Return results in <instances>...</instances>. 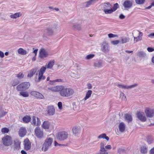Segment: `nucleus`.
I'll return each mask as SVG.
<instances>
[{
    "label": "nucleus",
    "mask_w": 154,
    "mask_h": 154,
    "mask_svg": "<svg viewBox=\"0 0 154 154\" xmlns=\"http://www.w3.org/2000/svg\"><path fill=\"white\" fill-rule=\"evenodd\" d=\"M74 93V91L72 88H65L64 86H62L60 94L63 97H68L72 95Z\"/></svg>",
    "instance_id": "1"
},
{
    "label": "nucleus",
    "mask_w": 154,
    "mask_h": 154,
    "mask_svg": "<svg viewBox=\"0 0 154 154\" xmlns=\"http://www.w3.org/2000/svg\"><path fill=\"white\" fill-rule=\"evenodd\" d=\"M53 141V140L52 138H47L42 145V150L44 152L48 151L51 147Z\"/></svg>",
    "instance_id": "2"
},
{
    "label": "nucleus",
    "mask_w": 154,
    "mask_h": 154,
    "mask_svg": "<svg viewBox=\"0 0 154 154\" xmlns=\"http://www.w3.org/2000/svg\"><path fill=\"white\" fill-rule=\"evenodd\" d=\"M105 145V144L103 142H101L100 143L99 151L96 154H108L107 151L111 149V146L109 145L106 146Z\"/></svg>",
    "instance_id": "3"
},
{
    "label": "nucleus",
    "mask_w": 154,
    "mask_h": 154,
    "mask_svg": "<svg viewBox=\"0 0 154 154\" xmlns=\"http://www.w3.org/2000/svg\"><path fill=\"white\" fill-rule=\"evenodd\" d=\"M30 86L29 82H25L21 83L17 87V90L18 91H24L27 89Z\"/></svg>",
    "instance_id": "4"
},
{
    "label": "nucleus",
    "mask_w": 154,
    "mask_h": 154,
    "mask_svg": "<svg viewBox=\"0 0 154 154\" xmlns=\"http://www.w3.org/2000/svg\"><path fill=\"white\" fill-rule=\"evenodd\" d=\"M134 41L137 42L141 41L143 35L142 32L137 30H134L132 33Z\"/></svg>",
    "instance_id": "5"
},
{
    "label": "nucleus",
    "mask_w": 154,
    "mask_h": 154,
    "mask_svg": "<svg viewBox=\"0 0 154 154\" xmlns=\"http://www.w3.org/2000/svg\"><path fill=\"white\" fill-rule=\"evenodd\" d=\"M2 141L3 144L6 146H10L12 144V138L8 135L3 137L2 139Z\"/></svg>",
    "instance_id": "6"
},
{
    "label": "nucleus",
    "mask_w": 154,
    "mask_h": 154,
    "mask_svg": "<svg viewBox=\"0 0 154 154\" xmlns=\"http://www.w3.org/2000/svg\"><path fill=\"white\" fill-rule=\"evenodd\" d=\"M35 135L38 138L41 139L44 137L43 130L40 128L36 127L34 130Z\"/></svg>",
    "instance_id": "7"
},
{
    "label": "nucleus",
    "mask_w": 154,
    "mask_h": 154,
    "mask_svg": "<svg viewBox=\"0 0 154 154\" xmlns=\"http://www.w3.org/2000/svg\"><path fill=\"white\" fill-rule=\"evenodd\" d=\"M69 135L67 132H60L58 133L57 137L59 140L63 141L66 139L68 137Z\"/></svg>",
    "instance_id": "8"
},
{
    "label": "nucleus",
    "mask_w": 154,
    "mask_h": 154,
    "mask_svg": "<svg viewBox=\"0 0 154 154\" xmlns=\"http://www.w3.org/2000/svg\"><path fill=\"white\" fill-rule=\"evenodd\" d=\"M46 69V67L42 66L40 69L38 75V79L37 82H39L42 80H44L45 79V77L43 75V74L45 72Z\"/></svg>",
    "instance_id": "9"
},
{
    "label": "nucleus",
    "mask_w": 154,
    "mask_h": 154,
    "mask_svg": "<svg viewBox=\"0 0 154 154\" xmlns=\"http://www.w3.org/2000/svg\"><path fill=\"white\" fill-rule=\"evenodd\" d=\"M46 69V67L42 66L40 69L38 75V79L37 82H39L42 80H44L45 79V77L43 75V74L45 72Z\"/></svg>",
    "instance_id": "10"
},
{
    "label": "nucleus",
    "mask_w": 154,
    "mask_h": 154,
    "mask_svg": "<svg viewBox=\"0 0 154 154\" xmlns=\"http://www.w3.org/2000/svg\"><path fill=\"white\" fill-rule=\"evenodd\" d=\"M146 116L147 117L152 118L154 116V109L149 108H146L145 110Z\"/></svg>",
    "instance_id": "11"
},
{
    "label": "nucleus",
    "mask_w": 154,
    "mask_h": 154,
    "mask_svg": "<svg viewBox=\"0 0 154 154\" xmlns=\"http://www.w3.org/2000/svg\"><path fill=\"white\" fill-rule=\"evenodd\" d=\"M31 95L38 99H44V96L39 92L36 91H31L30 92Z\"/></svg>",
    "instance_id": "12"
},
{
    "label": "nucleus",
    "mask_w": 154,
    "mask_h": 154,
    "mask_svg": "<svg viewBox=\"0 0 154 154\" xmlns=\"http://www.w3.org/2000/svg\"><path fill=\"white\" fill-rule=\"evenodd\" d=\"M32 124L35 126H40L41 124V121L39 119L35 116L32 117Z\"/></svg>",
    "instance_id": "13"
},
{
    "label": "nucleus",
    "mask_w": 154,
    "mask_h": 154,
    "mask_svg": "<svg viewBox=\"0 0 154 154\" xmlns=\"http://www.w3.org/2000/svg\"><path fill=\"white\" fill-rule=\"evenodd\" d=\"M137 118L141 121L144 122L146 120L144 113L143 112H139L137 113Z\"/></svg>",
    "instance_id": "14"
},
{
    "label": "nucleus",
    "mask_w": 154,
    "mask_h": 154,
    "mask_svg": "<svg viewBox=\"0 0 154 154\" xmlns=\"http://www.w3.org/2000/svg\"><path fill=\"white\" fill-rule=\"evenodd\" d=\"M48 55V51L44 48L41 49L39 51V57L41 58L47 57Z\"/></svg>",
    "instance_id": "15"
},
{
    "label": "nucleus",
    "mask_w": 154,
    "mask_h": 154,
    "mask_svg": "<svg viewBox=\"0 0 154 154\" xmlns=\"http://www.w3.org/2000/svg\"><path fill=\"white\" fill-rule=\"evenodd\" d=\"M133 2L132 0H126L124 2L123 6L125 8L129 9L132 7Z\"/></svg>",
    "instance_id": "16"
},
{
    "label": "nucleus",
    "mask_w": 154,
    "mask_h": 154,
    "mask_svg": "<svg viewBox=\"0 0 154 154\" xmlns=\"http://www.w3.org/2000/svg\"><path fill=\"white\" fill-rule=\"evenodd\" d=\"M137 85L136 84L130 85L127 86L126 85H124L121 84H118L117 86L119 88H121L122 89H129L132 88H133L137 86Z\"/></svg>",
    "instance_id": "17"
},
{
    "label": "nucleus",
    "mask_w": 154,
    "mask_h": 154,
    "mask_svg": "<svg viewBox=\"0 0 154 154\" xmlns=\"http://www.w3.org/2000/svg\"><path fill=\"white\" fill-rule=\"evenodd\" d=\"M72 132L73 134L75 136H78L81 132V128L80 127L75 126L73 127L72 128Z\"/></svg>",
    "instance_id": "18"
},
{
    "label": "nucleus",
    "mask_w": 154,
    "mask_h": 154,
    "mask_svg": "<svg viewBox=\"0 0 154 154\" xmlns=\"http://www.w3.org/2000/svg\"><path fill=\"white\" fill-rule=\"evenodd\" d=\"M14 144L13 148L15 151L19 150L20 148V142L17 139L15 140L14 141Z\"/></svg>",
    "instance_id": "19"
},
{
    "label": "nucleus",
    "mask_w": 154,
    "mask_h": 154,
    "mask_svg": "<svg viewBox=\"0 0 154 154\" xmlns=\"http://www.w3.org/2000/svg\"><path fill=\"white\" fill-rule=\"evenodd\" d=\"M101 49L104 52H108L109 50L108 44L106 42H103L102 45Z\"/></svg>",
    "instance_id": "20"
},
{
    "label": "nucleus",
    "mask_w": 154,
    "mask_h": 154,
    "mask_svg": "<svg viewBox=\"0 0 154 154\" xmlns=\"http://www.w3.org/2000/svg\"><path fill=\"white\" fill-rule=\"evenodd\" d=\"M48 113L50 115H53L55 113V109L53 106H48Z\"/></svg>",
    "instance_id": "21"
},
{
    "label": "nucleus",
    "mask_w": 154,
    "mask_h": 154,
    "mask_svg": "<svg viewBox=\"0 0 154 154\" xmlns=\"http://www.w3.org/2000/svg\"><path fill=\"white\" fill-rule=\"evenodd\" d=\"M38 69V68L37 67H35L32 69L30 70L29 72L27 77H28L31 78L32 76L36 72Z\"/></svg>",
    "instance_id": "22"
},
{
    "label": "nucleus",
    "mask_w": 154,
    "mask_h": 154,
    "mask_svg": "<svg viewBox=\"0 0 154 154\" xmlns=\"http://www.w3.org/2000/svg\"><path fill=\"white\" fill-rule=\"evenodd\" d=\"M62 86H57L55 87L49 88L48 89L53 92L60 91Z\"/></svg>",
    "instance_id": "23"
},
{
    "label": "nucleus",
    "mask_w": 154,
    "mask_h": 154,
    "mask_svg": "<svg viewBox=\"0 0 154 154\" xmlns=\"http://www.w3.org/2000/svg\"><path fill=\"white\" fill-rule=\"evenodd\" d=\"M103 61L100 60L94 63V66L98 68H101L103 66Z\"/></svg>",
    "instance_id": "24"
},
{
    "label": "nucleus",
    "mask_w": 154,
    "mask_h": 154,
    "mask_svg": "<svg viewBox=\"0 0 154 154\" xmlns=\"http://www.w3.org/2000/svg\"><path fill=\"white\" fill-rule=\"evenodd\" d=\"M101 6L103 8V10H105L109 8H111V6L109 2L104 3L101 4Z\"/></svg>",
    "instance_id": "25"
},
{
    "label": "nucleus",
    "mask_w": 154,
    "mask_h": 154,
    "mask_svg": "<svg viewBox=\"0 0 154 154\" xmlns=\"http://www.w3.org/2000/svg\"><path fill=\"white\" fill-rule=\"evenodd\" d=\"M26 134V130L25 128H21L19 131V134L21 137H24Z\"/></svg>",
    "instance_id": "26"
},
{
    "label": "nucleus",
    "mask_w": 154,
    "mask_h": 154,
    "mask_svg": "<svg viewBox=\"0 0 154 154\" xmlns=\"http://www.w3.org/2000/svg\"><path fill=\"white\" fill-rule=\"evenodd\" d=\"M50 125V123L47 121L44 122L42 125V127L45 129H48Z\"/></svg>",
    "instance_id": "27"
},
{
    "label": "nucleus",
    "mask_w": 154,
    "mask_h": 154,
    "mask_svg": "<svg viewBox=\"0 0 154 154\" xmlns=\"http://www.w3.org/2000/svg\"><path fill=\"white\" fill-rule=\"evenodd\" d=\"M119 131L121 132H123L125 129V125L124 123L121 122L119 125Z\"/></svg>",
    "instance_id": "28"
},
{
    "label": "nucleus",
    "mask_w": 154,
    "mask_h": 154,
    "mask_svg": "<svg viewBox=\"0 0 154 154\" xmlns=\"http://www.w3.org/2000/svg\"><path fill=\"white\" fill-rule=\"evenodd\" d=\"M129 41V38L126 37H121L120 41V43L124 44L128 42Z\"/></svg>",
    "instance_id": "29"
},
{
    "label": "nucleus",
    "mask_w": 154,
    "mask_h": 154,
    "mask_svg": "<svg viewBox=\"0 0 154 154\" xmlns=\"http://www.w3.org/2000/svg\"><path fill=\"white\" fill-rule=\"evenodd\" d=\"M24 149L26 150H29L31 146V143L29 141H25Z\"/></svg>",
    "instance_id": "30"
},
{
    "label": "nucleus",
    "mask_w": 154,
    "mask_h": 154,
    "mask_svg": "<svg viewBox=\"0 0 154 154\" xmlns=\"http://www.w3.org/2000/svg\"><path fill=\"white\" fill-rule=\"evenodd\" d=\"M54 63V60L50 61L48 64L45 65V67L48 69H51L53 66Z\"/></svg>",
    "instance_id": "31"
},
{
    "label": "nucleus",
    "mask_w": 154,
    "mask_h": 154,
    "mask_svg": "<svg viewBox=\"0 0 154 154\" xmlns=\"http://www.w3.org/2000/svg\"><path fill=\"white\" fill-rule=\"evenodd\" d=\"M125 119L126 121L128 122L132 121V119L131 115L126 114L125 115Z\"/></svg>",
    "instance_id": "32"
},
{
    "label": "nucleus",
    "mask_w": 154,
    "mask_h": 154,
    "mask_svg": "<svg viewBox=\"0 0 154 154\" xmlns=\"http://www.w3.org/2000/svg\"><path fill=\"white\" fill-rule=\"evenodd\" d=\"M97 138L98 139H105L107 141H108L109 140V137L106 136V134H102L100 135H99Z\"/></svg>",
    "instance_id": "33"
},
{
    "label": "nucleus",
    "mask_w": 154,
    "mask_h": 154,
    "mask_svg": "<svg viewBox=\"0 0 154 154\" xmlns=\"http://www.w3.org/2000/svg\"><path fill=\"white\" fill-rule=\"evenodd\" d=\"M21 15L20 12H18L15 13L14 14L11 15L10 17L11 18L13 19H16L20 17Z\"/></svg>",
    "instance_id": "34"
},
{
    "label": "nucleus",
    "mask_w": 154,
    "mask_h": 154,
    "mask_svg": "<svg viewBox=\"0 0 154 154\" xmlns=\"http://www.w3.org/2000/svg\"><path fill=\"white\" fill-rule=\"evenodd\" d=\"M19 95L24 97H27L29 96L28 93L27 91H22L20 92Z\"/></svg>",
    "instance_id": "35"
},
{
    "label": "nucleus",
    "mask_w": 154,
    "mask_h": 154,
    "mask_svg": "<svg viewBox=\"0 0 154 154\" xmlns=\"http://www.w3.org/2000/svg\"><path fill=\"white\" fill-rule=\"evenodd\" d=\"M73 28L77 30H80L81 29L80 24L75 23H74L73 26Z\"/></svg>",
    "instance_id": "36"
},
{
    "label": "nucleus",
    "mask_w": 154,
    "mask_h": 154,
    "mask_svg": "<svg viewBox=\"0 0 154 154\" xmlns=\"http://www.w3.org/2000/svg\"><path fill=\"white\" fill-rule=\"evenodd\" d=\"M46 30L47 34L49 35H52L53 33V30L51 27L47 28Z\"/></svg>",
    "instance_id": "37"
},
{
    "label": "nucleus",
    "mask_w": 154,
    "mask_h": 154,
    "mask_svg": "<svg viewBox=\"0 0 154 154\" xmlns=\"http://www.w3.org/2000/svg\"><path fill=\"white\" fill-rule=\"evenodd\" d=\"M31 118L28 116H26L23 118V121L24 122L27 123L30 122Z\"/></svg>",
    "instance_id": "38"
},
{
    "label": "nucleus",
    "mask_w": 154,
    "mask_h": 154,
    "mask_svg": "<svg viewBox=\"0 0 154 154\" xmlns=\"http://www.w3.org/2000/svg\"><path fill=\"white\" fill-rule=\"evenodd\" d=\"M18 52L19 54L25 55L26 54V51L22 48H20L18 50Z\"/></svg>",
    "instance_id": "39"
},
{
    "label": "nucleus",
    "mask_w": 154,
    "mask_h": 154,
    "mask_svg": "<svg viewBox=\"0 0 154 154\" xmlns=\"http://www.w3.org/2000/svg\"><path fill=\"white\" fill-rule=\"evenodd\" d=\"M92 93V91L91 90H88L87 92L85 97L84 98V99L85 100H86L89 97H90Z\"/></svg>",
    "instance_id": "40"
},
{
    "label": "nucleus",
    "mask_w": 154,
    "mask_h": 154,
    "mask_svg": "<svg viewBox=\"0 0 154 154\" xmlns=\"http://www.w3.org/2000/svg\"><path fill=\"white\" fill-rule=\"evenodd\" d=\"M137 56L140 57H145L146 56V54L143 51H140L137 53Z\"/></svg>",
    "instance_id": "41"
},
{
    "label": "nucleus",
    "mask_w": 154,
    "mask_h": 154,
    "mask_svg": "<svg viewBox=\"0 0 154 154\" xmlns=\"http://www.w3.org/2000/svg\"><path fill=\"white\" fill-rule=\"evenodd\" d=\"M19 83V81L17 79H14L11 82V84L13 86H16Z\"/></svg>",
    "instance_id": "42"
},
{
    "label": "nucleus",
    "mask_w": 154,
    "mask_h": 154,
    "mask_svg": "<svg viewBox=\"0 0 154 154\" xmlns=\"http://www.w3.org/2000/svg\"><path fill=\"white\" fill-rule=\"evenodd\" d=\"M147 147L144 146H143L141 147V152L142 153H146L147 152Z\"/></svg>",
    "instance_id": "43"
},
{
    "label": "nucleus",
    "mask_w": 154,
    "mask_h": 154,
    "mask_svg": "<svg viewBox=\"0 0 154 154\" xmlns=\"http://www.w3.org/2000/svg\"><path fill=\"white\" fill-rule=\"evenodd\" d=\"M85 7H88L90 5L94 4V3L92 0H90L85 2Z\"/></svg>",
    "instance_id": "44"
},
{
    "label": "nucleus",
    "mask_w": 154,
    "mask_h": 154,
    "mask_svg": "<svg viewBox=\"0 0 154 154\" xmlns=\"http://www.w3.org/2000/svg\"><path fill=\"white\" fill-rule=\"evenodd\" d=\"M103 11L105 14H110L113 12V11H112V9H106L105 10H103Z\"/></svg>",
    "instance_id": "45"
},
{
    "label": "nucleus",
    "mask_w": 154,
    "mask_h": 154,
    "mask_svg": "<svg viewBox=\"0 0 154 154\" xmlns=\"http://www.w3.org/2000/svg\"><path fill=\"white\" fill-rule=\"evenodd\" d=\"M58 24L56 23H52L51 24L50 26L52 28L57 29L58 27Z\"/></svg>",
    "instance_id": "46"
},
{
    "label": "nucleus",
    "mask_w": 154,
    "mask_h": 154,
    "mask_svg": "<svg viewBox=\"0 0 154 154\" xmlns=\"http://www.w3.org/2000/svg\"><path fill=\"white\" fill-rule=\"evenodd\" d=\"M154 140V139L150 137H148L147 139V142L149 144H150L152 143L153 142Z\"/></svg>",
    "instance_id": "47"
},
{
    "label": "nucleus",
    "mask_w": 154,
    "mask_h": 154,
    "mask_svg": "<svg viewBox=\"0 0 154 154\" xmlns=\"http://www.w3.org/2000/svg\"><path fill=\"white\" fill-rule=\"evenodd\" d=\"M9 131V129L7 128H2L1 130L3 134L8 133Z\"/></svg>",
    "instance_id": "48"
},
{
    "label": "nucleus",
    "mask_w": 154,
    "mask_h": 154,
    "mask_svg": "<svg viewBox=\"0 0 154 154\" xmlns=\"http://www.w3.org/2000/svg\"><path fill=\"white\" fill-rule=\"evenodd\" d=\"M94 56V54H92L88 55L86 57L85 59L86 60H90L93 58Z\"/></svg>",
    "instance_id": "49"
},
{
    "label": "nucleus",
    "mask_w": 154,
    "mask_h": 154,
    "mask_svg": "<svg viewBox=\"0 0 154 154\" xmlns=\"http://www.w3.org/2000/svg\"><path fill=\"white\" fill-rule=\"evenodd\" d=\"M120 98L122 100H125L126 97L124 93L121 92L120 93Z\"/></svg>",
    "instance_id": "50"
},
{
    "label": "nucleus",
    "mask_w": 154,
    "mask_h": 154,
    "mask_svg": "<svg viewBox=\"0 0 154 154\" xmlns=\"http://www.w3.org/2000/svg\"><path fill=\"white\" fill-rule=\"evenodd\" d=\"M119 7V5L117 3L114 4L113 6V7L112 10L113 11V12L115 11Z\"/></svg>",
    "instance_id": "51"
},
{
    "label": "nucleus",
    "mask_w": 154,
    "mask_h": 154,
    "mask_svg": "<svg viewBox=\"0 0 154 154\" xmlns=\"http://www.w3.org/2000/svg\"><path fill=\"white\" fill-rule=\"evenodd\" d=\"M38 51V49H35L34 50L33 52V53L35 54L34 56L32 58V60L33 61H35L36 60V56L37 55Z\"/></svg>",
    "instance_id": "52"
},
{
    "label": "nucleus",
    "mask_w": 154,
    "mask_h": 154,
    "mask_svg": "<svg viewBox=\"0 0 154 154\" xmlns=\"http://www.w3.org/2000/svg\"><path fill=\"white\" fill-rule=\"evenodd\" d=\"M145 0H135L136 3L138 4H143L145 2Z\"/></svg>",
    "instance_id": "53"
},
{
    "label": "nucleus",
    "mask_w": 154,
    "mask_h": 154,
    "mask_svg": "<svg viewBox=\"0 0 154 154\" xmlns=\"http://www.w3.org/2000/svg\"><path fill=\"white\" fill-rule=\"evenodd\" d=\"M124 149L122 148H119L118 149V151L120 154L123 153L125 152Z\"/></svg>",
    "instance_id": "54"
},
{
    "label": "nucleus",
    "mask_w": 154,
    "mask_h": 154,
    "mask_svg": "<svg viewBox=\"0 0 154 154\" xmlns=\"http://www.w3.org/2000/svg\"><path fill=\"white\" fill-rule=\"evenodd\" d=\"M17 77L20 79H21L23 77L24 75L22 73L20 72L17 75Z\"/></svg>",
    "instance_id": "55"
},
{
    "label": "nucleus",
    "mask_w": 154,
    "mask_h": 154,
    "mask_svg": "<svg viewBox=\"0 0 154 154\" xmlns=\"http://www.w3.org/2000/svg\"><path fill=\"white\" fill-rule=\"evenodd\" d=\"M111 43L114 45H116L119 44L120 43V42L119 40H116L115 41H112L111 42Z\"/></svg>",
    "instance_id": "56"
},
{
    "label": "nucleus",
    "mask_w": 154,
    "mask_h": 154,
    "mask_svg": "<svg viewBox=\"0 0 154 154\" xmlns=\"http://www.w3.org/2000/svg\"><path fill=\"white\" fill-rule=\"evenodd\" d=\"M108 37L109 38H112L117 37V35L113 34L112 33H109L108 35Z\"/></svg>",
    "instance_id": "57"
},
{
    "label": "nucleus",
    "mask_w": 154,
    "mask_h": 154,
    "mask_svg": "<svg viewBox=\"0 0 154 154\" xmlns=\"http://www.w3.org/2000/svg\"><path fill=\"white\" fill-rule=\"evenodd\" d=\"M79 108V106H76V104L74 103L73 105V109L74 110H77Z\"/></svg>",
    "instance_id": "58"
},
{
    "label": "nucleus",
    "mask_w": 154,
    "mask_h": 154,
    "mask_svg": "<svg viewBox=\"0 0 154 154\" xmlns=\"http://www.w3.org/2000/svg\"><path fill=\"white\" fill-rule=\"evenodd\" d=\"M52 82H63V80L61 79H57L53 80Z\"/></svg>",
    "instance_id": "59"
},
{
    "label": "nucleus",
    "mask_w": 154,
    "mask_h": 154,
    "mask_svg": "<svg viewBox=\"0 0 154 154\" xmlns=\"http://www.w3.org/2000/svg\"><path fill=\"white\" fill-rule=\"evenodd\" d=\"M58 106L59 108L60 109H62V103L61 102H60L58 103Z\"/></svg>",
    "instance_id": "60"
},
{
    "label": "nucleus",
    "mask_w": 154,
    "mask_h": 154,
    "mask_svg": "<svg viewBox=\"0 0 154 154\" xmlns=\"http://www.w3.org/2000/svg\"><path fill=\"white\" fill-rule=\"evenodd\" d=\"M147 50L149 52H152L154 51V49L151 47H148L147 48Z\"/></svg>",
    "instance_id": "61"
},
{
    "label": "nucleus",
    "mask_w": 154,
    "mask_h": 154,
    "mask_svg": "<svg viewBox=\"0 0 154 154\" xmlns=\"http://www.w3.org/2000/svg\"><path fill=\"white\" fill-rule=\"evenodd\" d=\"M4 53L0 51V57L1 58H3L4 57Z\"/></svg>",
    "instance_id": "62"
},
{
    "label": "nucleus",
    "mask_w": 154,
    "mask_h": 154,
    "mask_svg": "<svg viewBox=\"0 0 154 154\" xmlns=\"http://www.w3.org/2000/svg\"><path fill=\"white\" fill-rule=\"evenodd\" d=\"M119 18L121 19H123L125 18V16L122 14H121L119 15Z\"/></svg>",
    "instance_id": "63"
},
{
    "label": "nucleus",
    "mask_w": 154,
    "mask_h": 154,
    "mask_svg": "<svg viewBox=\"0 0 154 154\" xmlns=\"http://www.w3.org/2000/svg\"><path fill=\"white\" fill-rule=\"evenodd\" d=\"M148 37L150 38H152L154 37V33H151L148 35Z\"/></svg>",
    "instance_id": "64"
}]
</instances>
